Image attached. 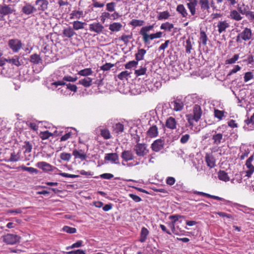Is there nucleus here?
I'll use <instances>...</instances> for the list:
<instances>
[{"label":"nucleus","instance_id":"nucleus-1","mask_svg":"<svg viewBox=\"0 0 254 254\" xmlns=\"http://www.w3.org/2000/svg\"><path fill=\"white\" fill-rule=\"evenodd\" d=\"M202 115V110L199 105L195 104L193 108V114L187 115V120L190 126H193V121L197 122Z\"/></svg>","mask_w":254,"mask_h":254},{"label":"nucleus","instance_id":"nucleus-2","mask_svg":"<svg viewBox=\"0 0 254 254\" xmlns=\"http://www.w3.org/2000/svg\"><path fill=\"white\" fill-rule=\"evenodd\" d=\"M133 150L138 157H143L149 152L147 145L145 143H137L133 148Z\"/></svg>","mask_w":254,"mask_h":254},{"label":"nucleus","instance_id":"nucleus-3","mask_svg":"<svg viewBox=\"0 0 254 254\" xmlns=\"http://www.w3.org/2000/svg\"><path fill=\"white\" fill-rule=\"evenodd\" d=\"M2 241L8 245H14L19 242L20 237L15 234H7L2 237Z\"/></svg>","mask_w":254,"mask_h":254},{"label":"nucleus","instance_id":"nucleus-4","mask_svg":"<svg viewBox=\"0 0 254 254\" xmlns=\"http://www.w3.org/2000/svg\"><path fill=\"white\" fill-rule=\"evenodd\" d=\"M8 46L13 52L17 53L22 48V44L19 39H12L9 40Z\"/></svg>","mask_w":254,"mask_h":254},{"label":"nucleus","instance_id":"nucleus-5","mask_svg":"<svg viewBox=\"0 0 254 254\" xmlns=\"http://www.w3.org/2000/svg\"><path fill=\"white\" fill-rule=\"evenodd\" d=\"M165 145V141L162 139L155 140L151 144V148L155 152H159L162 150Z\"/></svg>","mask_w":254,"mask_h":254},{"label":"nucleus","instance_id":"nucleus-6","mask_svg":"<svg viewBox=\"0 0 254 254\" xmlns=\"http://www.w3.org/2000/svg\"><path fill=\"white\" fill-rule=\"evenodd\" d=\"M14 11V9L9 5L4 3L0 5V14L2 15L12 14Z\"/></svg>","mask_w":254,"mask_h":254},{"label":"nucleus","instance_id":"nucleus-7","mask_svg":"<svg viewBox=\"0 0 254 254\" xmlns=\"http://www.w3.org/2000/svg\"><path fill=\"white\" fill-rule=\"evenodd\" d=\"M170 108L175 111H181L184 107L183 103L180 100H176L169 104Z\"/></svg>","mask_w":254,"mask_h":254},{"label":"nucleus","instance_id":"nucleus-8","mask_svg":"<svg viewBox=\"0 0 254 254\" xmlns=\"http://www.w3.org/2000/svg\"><path fill=\"white\" fill-rule=\"evenodd\" d=\"M36 166L45 172L52 171L53 170V169H57L56 167L52 166L46 162H39L37 163Z\"/></svg>","mask_w":254,"mask_h":254},{"label":"nucleus","instance_id":"nucleus-9","mask_svg":"<svg viewBox=\"0 0 254 254\" xmlns=\"http://www.w3.org/2000/svg\"><path fill=\"white\" fill-rule=\"evenodd\" d=\"M35 4L38 10L44 11L48 9L49 2L47 0H36Z\"/></svg>","mask_w":254,"mask_h":254},{"label":"nucleus","instance_id":"nucleus-10","mask_svg":"<svg viewBox=\"0 0 254 254\" xmlns=\"http://www.w3.org/2000/svg\"><path fill=\"white\" fill-rule=\"evenodd\" d=\"M25 5L22 8V12L27 15L32 14L37 11V9L30 3L25 2Z\"/></svg>","mask_w":254,"mask_h":254},{"label":"nucleus","instance_id":"nucleus-11","mask_svg":"<svg viewBox=\"0 0 254 254\" xmlns=\"http://www.w3.org/2000/svg\"><path fill=\"white\" fill-rule=\"evenodd\" d=\"M177 125V124L176 119L172 117L168 118L165 122L166 127L171 129H176Z\"/></svg>","mask_w":254,"mask_h":254},{"label":"nucleus","instance_id":"nucleus-12","mask_svg":"<svg viewBox=\"0 0 254 254\" xmlns=\"http://www.w3.org/2000/svg\"><path fill=\"white\" fill-rule=\"evenodd\" d=\"M212 132H214L215 133L212 135V139L213 140V144L216 145H219L220 144L222 140L223 141H225V139L223 138V134L221 133H217L216 131L213 130Z\"/></svg>","mask_w":254,"mask_h":254},{"label":"nucleus","instance_id":"nucleus-13","mask_svg":"<svg viewBox=\"0 0 254 254\" xmlns=\"http://www.w3.org/2000/svg\"><path fill=\"white\" fill-rule=\"evenodd\" d=\"M104 29V26L100 23H93L89 25V30L97 33H101Z\"/></svg>","mask_w":254,"mask_h":254},{"label":"nucleus","instance_id":"nucleus-14","mask_svg":"<svg viewBox=\"0 0 254 254\" xmlns=\"http://www.w3.org/2000/svg\"><path fill=\"white\" fill-rule=\"evenodd\" d=\"M205 159L207 165L210 168H213L216 166L215 159L212 154L206 153Z\"/></svg>","mask_w":254,"mask_h":254},{"label":"nucleus","instance_id":"nucleus-15","mask_svg":"<svg viewBox=\"0 0 254 254\" xmlns=\"http://www.w3.org/2000/svg\"><path fill=\"white\" fill-rule=\"evenodd\" d=\"M20 57L19 56L15 55L11 59H6V62L18 67L23 63L22 60H20Z\"/></svg>","mask_w":254,"mask_h":254},{"label":"nucleus","instance_id":"nucleus-16","mask_svg":"<svg viewBox=\"0 0 254 254\" xmlns=\"http://www.w3.org/2000/svg\"><path fill=\"white\" fill-rule=\"evenodd\" d=\"M241 39L244 41H248L252 38V30L248 28H245V29L240 33Z\"/></svg>","mask_w":254,"mask_h":254},{"label":"nucleus","instance_id":"nucleus-17","mask_svg":"<svg viewBox=\"0 0 254 254\" xmlns=\"http://www.w3.org/2000/svg\"><path fill=\"white\" fill-rule=\"evenodd\" d=\"M72 155L74 156L75 159H80L82 161L86 159L87 155L82 150L74 149L72 151Z\"/></svg>","mask_w":254,"mask_h":254},{"label":"nucleus","instance_id":"nucleus-18","mask_svg":"<svg viewBox=\"0 0 254 254\" xmlns=\"http://www.w3.org/2000/svg\"><path fill=\"white\" fill-rule=\"evenodd\" d=\"M122 158L125 161L132 160L134 159V155L131 150H124L121 154Z\"/></svg>","mask_w":254,"mask_h":254},{"label":"nucleus","instance_id":"nucleus-19","mask_svg":"<svg viewBox=\"0 0 254 254\" xmlns=\"http://www.w3.org/2000/svg\"><path fill=\"white\" fill-rule=\"evenodd\" d=\"M230 26L229 24L226 21H219L218 22L217 27L219 34L226 31V29Z\"/></svg>","mask_w":254,"mask_h":254},{"label":"nucleus","instance_id":"nucleus-20","mask_svg":"<svg viewBox=\"0 0 254 254\" xmlns=\"http://www.w3.org/2000/svg\"><path fill=\"white\" fill-rule=\"evenodd\" d=\"M119 159V156L116 153L106 154L105 156V160L110 161L113 163L117 164L116 162Z\"/></svg>","mask_w":254,"mask_h":254},{"label":"nucleus","instance_id":"nucleus-21","mask_svg":"<svg viewBox=\"0 0 254 254\" xmlns=\"http://www.w3.org/2000/svg\"><path fill=\"white\" fill-rule=\"evenodd\" d=\"M146 133L147 136L153 138L156 137L158 134V127L156 125L152 126L150 127Z\"/></svg>","mask_w":254,"mask_h":254},{"label":"nucleus","instance_id":"nucleus-22","mask_svg":"<svg viewBox=\"0 0 254 254\" xmlns=\"http://www.w3.org/2000/svg\"><path fill=\"white\" fill-rule=\"evenodd\" d=\"M198 3L202 11L206 10L209 11L210 9V4L209 0H199Z\"/></svg>","mask_w":254,"mask_h":254},{"label":"nucleus","instance_id":"nucleus-23","mask_svg":"<svg viewBox=\"0 0 254 254\" xmlns=\"http://www.w3.org/2000/svg\"><path fill=\"white\" fill-rule=\"evenodd\" d=\"M63 34L64 37L70 38L73 35H75L76 33L72 28L70 27H68L64 29Z\"/></svg>","mask_w":254,"mask_h":254},{"label":"nucleus","instance_id":"nucleus-24","mask_svg":"<svg viewBox=\"0 0 254 254\" xmlns=\"http://www.w3.org/2000/svg\"><path fill=\"white\" fill-rule=\"evenodd\" d=\"M198 1L189 2L187 3V6L189 9L191 15L194 16L196 14V6Z\"/></svg>","mask_w":254,"mask_h":254},{"label":"nucleus","instance_id":"nucleus-25","mask_svg":"<svg viewBox=\"0 0 254 254\" xmlns=\"http://www.w3.org/2000/svg\"><path fill=\"white\" fill-rule=\"evenodd\" d=\"M229 17L236 21H240L243 18L238 10L237 11L236 10H233L230 11Z\"/></svg>","mask_w":254,"mask_h":254},{"label":"nucleus","instance_id":"nucleus-26","mask_svg":"<svg viewBox=\"0 0 254 254\" xmlns=\"http://www.w3.org/2000/svg\"><path fill=\"white\" fill-rule=\"evenodd\" d=\"M30 62L35 64H38L42 63V59L39 55L34 54L30 56Z\"/></svg>","mask_w":254,"mask_h":254},{"label":"nucleus","instance_id":"nucleus-27","mask_svg":"<svg viewBox=\"0 0 254 254\" xmlns=\"http://www.w3.org/2000/svg\"><path fill=\"white\" fill-rule=\"evenodd\" d=\"M176 10L182 15L183 17H186L188 15L187 9L185 7L184 5L182 4H180L177 5Z\"/></svg>","mask_w":254,"mask_h":254},{"label":"nucleus","instance_id":"nucleus-28","mask_svg":"<svg viewBox=\"0 0 254 254\" xmlns=\"http://www.w3.org/2000/svg\"><path fill=\"white\" fill-rule=\"evenodd\" d=\"M146 53V51L144 49H139L135 55V60L138 63V61L143 60Z\"/></svg>","mask_w":254,"mask_h":254},{"label":"nucleus","instance_id":"nucleus-29","mask_svg":"<svg viewBox=\"0 0 254 254\" xmlns=\"http://www.w3.org/2000/svg\"><path fill=\"white\" fill-rule=\"evenodd\" d=\"M218 177L219 180L224 182H228L230 180L228 174L223 170H220L218 172Z\"/></svg>","mask_w":254,"mask_h":254},{"label":"nucleus","instance_id":"nucleus-30","mask_svg":"<svg viewBox=\"0 0 254 254\" xmlns=\"http://www.w3.org/2000/svg\"><path fill=\"white\" fill-rule=\"evenodd\" d=\"M92 80L90 77H85L79 80L78 83L85 87H89L92 85Z\"/></svg>","mask_w":254,"mask_h":254},{"label":"nucleus","instance_id":"nucleus-31","mask_svg":"<svg viewBox=\"0 0 254 254\" xmlns=\"http://www.w3.org/2000/svg\"><path fill=\"white\" fill-rule=\"evenodd\" d=\"M149 234V231L145 227H142L140 232V237L139 241L141 243L144 242L147 238V237Z\"/></svg>","mask_w":254,"mask_h":254},{"label":"nucleus","instance_id":"nucleus-32","mask_svg":"<svg viewBox=\"0 0 254 254\" xmlns=\"http://www.w3.org/2000/svg\"><path fill=\"white\" fill-rule=\"evenodd\" d=\"M237 9L238 11L243 15H246L249 11V7L248 5H245V3H243L242 5L239 4H238Z\"/></svg>","mask_w":254,"mask_h":254},{"label":"nucleus","instance_id":"nucleus-33","mask_svg":"<svg viewBox=\"0 0 254 254\" xmlns=\"http://www.w3.org/2000/svg\"><path fill=\"white\" fill-rule=\"evenodd\" d=\"M122 26V25L120 23L114 22L109 25V29L111 31L117 32L121 30Z\"/></svg>","mask_w":254,"mask_h":254},{"label":"nucleus","instance_id":"nucleus-34","mask_svg":"<svg viewBox=\"0 0 254 254\" xmlns=\"http://www.w3.org/2000/svg\"><path fill=\"white\" fill-rule=\"evenodd\" d=\"M86 24L85 22L80 21H75L73 22V29L75 30L82 29L84 28V26Z\"/></svg>","mask_w":254,"mask_h":254},{"label":"nucleus","instance_id":"nucleus-35","mask_svg":"<svg viewBox=\"0 0 254 254\" xmlns=\"http://www.w3.org/2000/svg\"><path fill=\"white\" fill-rule=\"evenodd\" d=\"M170 16V14L168 11L161 12L157 16V19L159 20L162 19H167Z\"/></svg>","mask_w":254,"mask_h":254},{"label":"nucleus","instance_id":"nucleus-36","mask_svg":"<svg viewBox=\"0 0 254 254\" xmlns=\"http://www.w3.org/2000/svg\"><path fill=\"white\" fill-rule=\"evenodd\" d=\"M199 40L203 45L205 46L206 45L208 38L204 31H200Z\"/></svg>","mask_w":254,"mask_h":254},{"label":"nucleus","instance_id":"nucleus-37","mask_svg":"<svg viewBox=\"0 0 254 254\" xmlns=\"http://www.w3.org/2000/svg\"><path fill=\"white\" fill-rule=\"evenodd\" d=\"M92 72L93 71L91 68H87L79 71L78 74L82 76H87L88 75H91Z\"/></svg>","mask_w":254,"mask_h":254},{"label":"nucleus","instance_id":"nucleus-38","mask_svg":"<svg viewBox=\"0 0 254 254\" xmlns=\"http://www.w3.org/2000/svg\"><path fill=\"white\" fill-rule=\"evenodd\" d=\"M145 22L142 20H138V19H132L129 23V24L134 26H141L144 25Z\"/></svg>","mask_w":254,"mask_h":254},{"label":"nucleus","instance_id":"nucleus-39","mask_svg":"<svg viewBox=\"0 0 254 254\" xmlns=\"http://www.w3.org/2000/svg\"><path fill=\"white\" fill-rule=\"evenodd\" d=\"M153 27V25L142 27L139 31V34L140 35L148 34L147 32L152 30Z\"/></svg>","mask_w":254,"mask_h":254},{"label":"nucleus","instance_id":"nucleus-40","mask_svg":"<svg viewBox=\"0 0 254 254\" xmlns=\"http://www.w3.org/2000/svg\"><path fill=\"white\" fill-rule=\"evenodd\" d=\"M115 131L117 133H122L124 130V126L121 123L116 124L114 127Z\"/></svg>","mask_w":254,"mask_h":254},{"label":"nucleus","instance_id":"nucleus-41","mask_svg":"<svg viewBox=\"0 0 254 254\" xmlns=\"http://www.w3.org/2000/svg\"><path fill=\"white\" fill-rule=\"evenodd\" d=\"M20 168H21L22 170L28 171L31 174H32V173L38 174V173L39 172V171L37 169H35L33 167H27L24 165H22V166H20Z\"/></svg>","mask_w":254,"mask_h":254},{"label":"nucleus","instance_id":"nucleus-42","mask_svg":"<svg viewBox=\"0 0 254 254\" xmlns=\"http://www.w3.org/2000/svg\"><path fill=\"white\" fill-rule=\"evenodd\" d=\"M101 135L105 139H108L111 137L110 132L107 129H101Z\"/></svg>","mask_w":254,"mask_h":254},{"label":"nucleus","instance_id":"nucleus-43","mask_svg":"<svg viewBox=\"0 0 254 254\" xmlns=\"http://www.w3.org/2000/svg\"><path fill=\"white\" fill-rule=\"evenodd\" d=\"M174 25L173 24L169 23V22H166L161 24L160 28L164 30H168L169 31H171L172 29L173 28Z\"/></svg>","mask_w":254,"mask_h":254},{"label":"nucleus","instance_id":"nucleus-44","mask_svg":"<svg viewBox=\"0 0 254 254\" xmlns=\"http://www.w3.org/2000/svg\"><path fill=\"white\" fill-rule=\"evenodd\" d=\"M20 159V155L19 153L15 154L14 152H12L10 154V157L8 160L9 162H16L19 161Z\"/></svg>","mask_w":254,"mask_h":254},{"label":"nucleus","instance_id":"nucleus-45","mask_svg":"<svg viewBox=\"0 0 254 254\" xmlns=\"http://www.w3.org/2000/svg\"><path fill=\"white\" fill-rule=\"evenodd\" d=\"M52 135L53 134L48 130L43 132H41L40 133V138L42 140L47 139L50 136H52Z\"/></svg>","mask_w":254,"mask_h":254},{"label":"nucleus","instance_id":"nucleus-46","mask_svg":"<svg viewBox=\"0 0 254 254\" xmlns=\"http://www.w3.org/2000/svg\"><path fill=\"white\" fill-rule=\"evenodd\" d=\"M214 113L215 118L218 119L219 120H221L224 116V111L215 109Z\"/></svg>","mask_w":254,"mask_h":254},{"label":"nucleus","instance_id":"nucleus-47","mask_svg":"<svg viewBox=\"0 0 254 254\" xmlns=\"http://www.w3.org/2000/svg\"><path fill=\"white\" fill-rule=\"evenodd\" d=\"M146 71V68L145 67H140L138 69H136L134 71V74L136 76L144 75Z\"/></svg>","mask_w":254,"mask_h":254},{"label":"nucleus","instance_id":"nucleus-48","mask_svg":"<svg viewBox=\"0 0 254 254\" xmlns=\"http://www.w3.org/2000/svg\"><path fill=\"white\" fill-rule=\"evenodd\" d=\"M71 155L70 153L63 152L60 154V158L64 161H68L71 158Z\"/></svg>","mask_w":254,"mask_h":254},{"label":"nucleus","instance_id":"nucleus-49","mask_svg":"<svg viewBox=\"0 0 254 254\" xmlns=\"http://www.w3.org/2000/svg\"><path fill=\"white\" fill-rule=\"evenodd\" d=\"M63 230L69 234H73L76 232V229L75 228L70 227L67 226H64L63 228Z\"/></svg>","mask_w":254,"mask_h":254},{"label":"nucleus","instance_id":"nucleus-50","mask_svg":"<svg viewBox=\"0 0 254 254\" xmlns=\"http://www.w3.org/2000/svg\"><path fill=\"white\" fill-rule=\"evenodd\" d=\"M186 52L187 53L190 54L191 50L192 49V45L190 38H189L186 41V45L185 46Z\"/></svg>","mask_w":254,"mask_h":254},{"label":"nucleus","instance_id":"nucleus-51","mask_svg":"<svg viewBox=\"0 0 254 254\" xmlns=\"http://www.w3.org/2000/svg\"><path fill=\"white\" fill-rule=\"evenodd\" d=\"M83 14V11H77V10H74L72 12V13L70 14V18H74L75 17L76 18H79L80 17V16Z\"/></svg>","mask_w":254,"mask_h":254},{"label":"nucleus","instance_id":"nucleus-52","mask_svg":"<svg viewBox=\"0 0 254 254\" xmlns=\"http://www.w3.org/2000/svg\"><path fill=\"white\" fill-rule=\"evenodd\" d=\"M138 64L137 61H131L125 64V68L127 69H130L133 67H136Z\"/></svg>","mask_w":254,"mask_h":254},{"label":"nucleus","instance_id":"nucleus-53","mask_svg":"<svg viewBox=\"0 0 254 254\" xmlns=\"http://www.w3.org/2000/svg\"><path fill=\"white\" fill-rule=\"evenodd\" d=\"M239 59V55L235 54L233 58L227 60L225 62L226 64H232L235 63Z\"/></svg>","mask_w":254,"mask_h":254},{"label":"nucleus","instance_id":"nucleus-54","mask_svg":"<svg viewBox=\"0 0 254 254\" xmlns=\"http://www.w3.org/2000/svg\"><path fill=\"white\" fill-rule=\"evenodd\" d=\"M130 74V73L128 72L127 71H124L121 72L118 75V77L120 80H124L125 78H127V77Z\"/></svg>","mask_w":254,"mask_h":254},{"label":"nucleus","instance_id":"nucleus-55","mask_svg":"<svg viewBox=\"0 0 254 254\" xmlns=\"http://www.w3.org/2000/svg\"><path fill=\"white\" fill-rule=\"evenodd\" d=\"M116 3L114 2L108 3L106 4V9L108 11L112 12L115 10Z\"/></svg>","mask_w":254,"mask_h":254},{"label":"nucleus","instance_id":"nucleus-56","mask_svg":"<svg viewBox=\"0 0 254 254\" xmlns=\"http://www.w3.org/2000/svg\"><path fill=\"white\" fill-rule=\"evenodd\" d=\"M114 66V64L111 63H106L105 64L101 66V69L104 71H107L111 69V67Z\"/></svg>","mask_w":254,"mask_h":254},{"label":"nucleus","instance_id":"nucleus-57","mask_svg":"<svg viewBox=\"0 0 254 254\" xmlns=\"http://www.w3.org/2000/svg\"><path fill=\"white\" fill-rule=\"evenodd\" d=\"M184 217L183 216L180 215H170L169 216V219L171 220H173L172 224H175L179 219V218Z\"/></svg>","mask_w":254,"mask_h":254},{"label":"nucleus","instance_id":"nucleus-58","mask_svg":"<svg viewBox=\"0 0 254 254\" xmlns=\"http://www.w3.org/2000/svg\"><path fill=\"white\" fill-rule=\"evenodd\" d=\"M149 36L151 40H153L155 38H159L161 37L162 36V32L160 31L157 32L154 34H149Z\"/></svg>","mask_w":254,"mask_h":254},{"label":"nucleus","instance_id":"nucleus-59","mask_svg":"<svg viewBox=\"0 0 254 254\" xmlns=\"http://www.w3.org/2000/svg\"><path fill=\"white\" fill-rule=\"evenodd\" d=\"M66 88L70 90L71 91H73L74 92H76L77 91V87L74 84H72L71 83L66 84Z\"/></svg>","mask_w":254,"mask_h":254},{"label":"nucleus","instance_id":"nucleus-60","mask_svg":"<svg viewBox=\"0 0 254 254\" xmlns=\"http://www.w3.org/2000/svg\"><path fill=\"white\" fill-rule=\"evenodd\" d=\"M63 80L69 82H75L77 80V77H73L69 75L64 76L63 77Z\"/></svg>","mask_w":254,"mask_h":254},{"label":"nucleus","instance_id":"nucleus-61","mask_svg":"<svg viewBox=\"0 0 254 254\" xmlns=\"http://www.w3.org/2000/svg\"><path fill=\"white\" fill-rule=\"evenodd\" d=\"M82 245V241H78L76 242V243L72 244L71 246L68 247L66 249L69 250V249H73L74 248H79Z\"/></svg>","mask_w":254,"mask_h":254},{"label":"nucleus","instance_id":"nucleus-62","mask_svg":"<svg viewBox=\"0 0 254 254\" xmlns=\"http://www.w3.org/2000/svg\"><path fill=\"white\" fill-rule=\"evenodd\" d=\"M254 77V75L251 72H247L244 76V81L247 82Z\"/></svg>","mask_w":254,"mask_h":254},{"label":"nucleus","instance_id":"nucleus-63","mask_svg":"<svg viewBox=\"0 0 254 254\" xmlns=\"http://www.w3.org/2000/svg\"><path fill=\"white\" fill-rule=\"evenodd\" d=\"M190 138V136L189 134H186L185 135H184L181 137L180 142L183 144H185L188 142Z\"/></svg>","mask_w":254,"mask_h":254},{"label":"nucleus","instance_id":"nucleus-64","mask_svg":"<svg viewBox=\"0 0 254 254\" xmlns=\"http://www.w3.org/2000/svg\"><path fill=\"white\" fill-rule=\"evenodd\" d=\"M68 254H86L85 251L82 250H77L75 251H72L67 253Z\"/></svg>","mask_w":254,"mask_h":254}]
</instances>
